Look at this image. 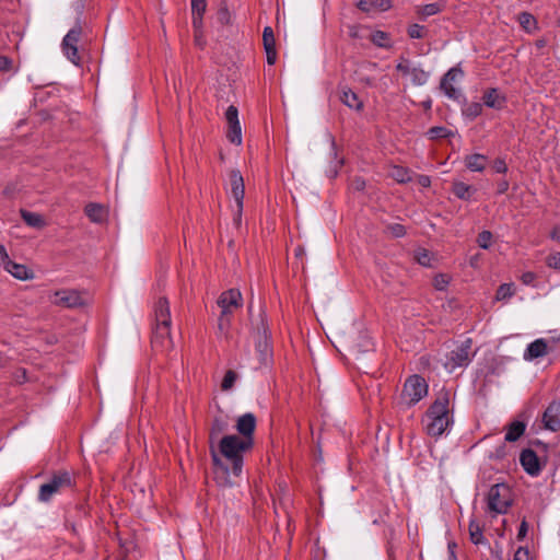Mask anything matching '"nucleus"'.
<instances>
[{
  "instance_id": "1",
  "label": "nucleus",
  "mask_w": 560,
  "mask_h": 560,
  "mask_svg": "<svg viewBox=\"0 0 560 560\" xmlns=\"http://www.w3.org/2000/svg\"><path fill=\"white\" fill-rule=\"evenodd\" d=\"M451 422L450 393L441 390L425 413L424 429L429 435L438 438L447 430Z\"/></svg>"
},
{
  "instance_id": "2",
  "label": "nucleus",
  "mask_w": 560,
  "mask_h": 560,
  "mask_svg": "<svg viewBox=\"0 0 560 560\" xmlns=\"http://www.w3.org/2000/svg\"><path fill=\"white\" fill-rule=\"evenodd\" d=\"M155 327L152 337V347L161 352L173 349L171 338V312L166 298L162 296L154 304Z\"/></svg>"
},
{
  "instance_id": "3",
  "label": "nucleus",
  "mask_w": 560,
  "mask_h": 560,
  "mask_svg": "<svg viewBox=\"0 0 560 560\" xmlns=\"http://www.w3.org/2000/svg\"><path fill=\"white\" fill-rule=\"evenodd\" d=\"M254 441L242 440L240 435H225L219 441L221 455L231 464L234 476H240L243 468V455L249 451Z\"/></svg>"
},
{
  "instance_id": "4",
  "label": "nucleus",
  "mask_w": 560,
  "mask_h": 560,
  "mask_svg": "<svg viewBox=\"0 0 560 560\" xmlns=\"http://www.w3.org/2000/svg\"><path fill=\"white\" fill-rule=\"evenodd\" d=\"M74 478L68 470L55 471L49 479L39 487L38 500L49 502L56 494L74 487Z\"/></svg>"
},
{
  "instance_id": "5",
  "label": "nucleus",
  "mask_w": 560,
  "mask_h": 560,
  "mask_svg": "<svg viewBox=\"0 0 560 560\" xmlns=\"http://www.w3.org/2000/svg\"><path fill=\"white\" fill-rule=\"evenodd\" d=\"M243 304L242 293L237 289H230L220 294L218 305L221 308L219 318V329L225 330L230 326V315L238 310Z\"/></svg>"
},
{
  "instance_id": "6",
  "label": "nucleus",
  "mask_w": 560,
  "mask_h": 560,
  "mask_svg": "<svg viewBox=\"0 0 560 560\" xmlns=\"http://www.w3.org/2000/svg\"><path fill=\"white\" fill-rule=\"evenodd\" d=\"M488 510L495 514H504L512 504L511 490L504 483L493 485L488 492Z\"/></svg>"
},
{
  "instance_id": "7",
  "label": "nucleus",
  "mask_w": 560,
  "mask_h": 560,
  "mask_svg": "<svg viewBox=\"0 0 560 560\" xmlns=\"http://www.w3.org/2000/svg\"><path fill=\"white\" fill-rule=\"evenodd\" d=\"M427 394L428 384L425 380L419 375H411L405 382L401 397L408 406H412L420 401Z\"/></svg>"
},
{
  "instance_id": "8",
  "label": "nucleus",
  "mask_w": 560,
  "mask_h": 560,
  "mask_svg": "<svg viewBox=\"0 0 560 560\" xmlns=\"http://www.w3.org/2000/svg\"><path fill=\"white\" fill-rule=\"evenodd\" d=\"M472 355L471 340L466 339L448 353L445 368L454 371L456 368L465 366L471 361Z\"/></svg>"
},
{
  "instance_id": "9",
  "label": "nucleus",
  "mask_w": 560,
  "mask_h": 560,
  "mask_svg": "<svg viewBox=\"0 0 560 560\" xmlns=\"http://www.w3.org/2000/svg\"><path fill=\"white\" fill-rule=\"evenodd\" d=\"M396 70L407 78L413 85H423L429 79V72L412 63L409 59L401 58Z\"/></svg>"
},
{
  "instance_id": "10",
  "label": "nucleus",
  "mask_w": 560,
  "mask_h": 560,
  "mask_svg": "<svg viewBox=\"0 0 560 560\" xmlns=\"http://www.w3.org/2000/svg\"><path fill=\"white\" fill-rule=\"evenodd\" d=\"M82 28L80 25L72 27L62 39V51L66 57L75 66L80 63L78 43L81 38Z\"/></svg>"
},
{
  "instance_id": "11",
  "label": "nucleus",
  "mask_w": 560,
  "mask_h": 560,
  "mask_svg": "<svg viewBox=\"0 0 560 560\" xmlns=\"http://www.w3.org/2000/svg\"><path fill=\"white\" fill-rule=\"evenodd\" d=\"M50 302L57 306L73 308L85 304L82 294L77 290H58L50 298Z\"/></svg>"
},
{
  "instance_id": "12",
  "label": "nucleus",
  "mask_w": 560,
  "mask_h": 560,
  "mask_svg": "<svg viewBox=\"0 0 560 560\" xmlns=\"http://www.w3.org/2000/svg\"><path fill=\"white\" fill-rule=\"evenodd\" d=\"M463 71L458 67L451 68L441 80V89L445 95L452 100L459 97V92L455 84L463 78Z\"/></svg>"
},
{
  "instance_id": "13",
  "label": "nucleus",
  "mask_w": 560,
  "mask_h": 560,
  "mask_svg": "<svg viewBox=\"0 0 560 560\" xmlns=\"http://www.w3.org/2000/svg\"><path fill=\"white\" fill-rule=\"evenodd\" d=\"M230 186H231V194L234 198L236 206H237V214L240 215L243 209V200H244V179L240 171L233 170L230 172Z\"/></svg>"
},
{
  "instance_id": "14",
  "label": "nucleus",
  "mask_w": 560,
  "mask_h": 560,
  "mask_svg": "<svg viewBox=\"0 0 560 560\" xmlns=\"http://www.w3.org/2000/svg\"><path fill=\"white\" fill-rule=\"evenodd\" d=\"M544 428L550 431L560 429V398L549 404L542 415Z\"/></svg>"
},
{
  "instance_id": "15",
  "label": "nucleus",
  "mask_w": 560,
  "mask_h": 560,
  "mask_svg": "<svg viewBox=\"0 0 560 560\" xmlns=\"http://www.w3.org/2000/svg\"><path fill=\"white\" fill-rule=\"evenodd\" d=\"M520 462L528 475L538 476L540 474L542 466L537 454L533 450H523L520 456Z\"/></svg>"
},
{
  "instance_id": "16",
  "label": "nucleus",
  "mask_w": 560,
  "mask_h": 560,
  "mask_svg": "<svg viewBox=\"0 0 560 560\" xmlns=\"http://www.w3.org/2000/svg\"><path fill=\"white\" fill-rule=\"evenodd\" d=\"M256 428V417L250 413H244L241 417H238L236 421V430L241 434L242 440L249 439V441H253V434Z\"/></svg>"
},
{
  "instance_id": "17",
  "label": "nucleus",
  "mask_w": 560,
  "mask_h": 560,
  "mask_svg": "<svg viewBox=\"0 0 560 560\" xmlns=\"http://www.w3.org/2000/svg\"><path fill=\"white\" fill-rule=\"evenodd\" d=\"M1 265L8 272L19 280H30L34 277L32 270L27 269L24 265L12 261L9 256L7 259H3Z\"/></svg>"
},
{
  "instance_id": "18",
  "label": "nucleus",
  "mask_w": 560,
  "mask_h": 560,
  "mask_svg": "<svg viewBox=\"0 0 560 560\" xmlns=\"http://www.w3.org/2000/svg\"><path fill=\"white\" fill-rule=\"evenodd\" d=\"M262 42H264V48L266 51L268 65H275L277 61L276 39H275L273 31L270 26H266L264 28Z\"/></svg>"
},
{
  "instance_id": "19",
  "label": "nucleus",
  "mask_w": 560,
  "mask_h": 560,
  "mask_svg": "<svg viewBox=\"0 0 560 560\" xmlns=\"http://www.w3.org/2000/svg\"><path fill=\"white\" fill-rule=\"evenodd\" d=\"M469 538L474 545L488 546L489 541L483 535V526L475 518H471L468 526Z\"/></svg>"
},
{
  "instance_id": "20",
  "label": "nucleus",
  "mask_w": 560,
  "mask_h": 560,
  "mask_svg": "<svg viewBox=\"0 0 560 560\" xmlns=\"http://www.w3.org/2000/svg\"><path fill=\"white\" fill-rule=\"evenodd\" d=\"M547 354V342L545 339H537L528 345L524 358L526 360H534Z\"/></svg>"
},
{
  "instance_id": "21",
  "label": "nucleus",
  "mask_w": 560,
  "mask_h": 560,
  "mask_svg": "<svg viewBox=\"0 0 560 560\" xmlns=\"http://www.w3.org/2000/svg\"><path fill=\"white\" fill-rule=\"evenodd\" d=\"M482 100L486 106L495 109H501L505 104V97L497 89L487 90Z\"/></svg>"
},
{
  "instance_id": "22",
  "label": "nucleus",
  "mask_w": 560,
  "mask_h": 560,
  "mask_svg": "<svg viewBox=\"0 0 560 560\" xmlns=\"http://www.w3.org/2000/svg\"><path fill=\"white\" fill-rule=\"evenodd\" d=\"M84 212L86 217L94 223H102L105 221L107 211L98 203H89L85 206Z\"/></svg>"
},
{
  "instance_id": "23",
  "label": "nucleus",
  "mask_w": 560,
  "mask_h": 560,
  "mask_svg": "<svg viewBox=\"0 0 560 560\" xmlns=\"http://www.w3.org/2000/svg\"><path fill=\"white\" fill-rule=\"evenodd\" d=\"M340 101L349 108L360 110L363 103L359 100L358 95L348 88H342L340 92Z\"/></svg>"
},
{
  "instance_id": "24",
  "label": "nucleus",
  "mask_w": 560,
  "mask_h": 560,
  "mask_svg": "<svg viewBox=\"0 0 560 560\" xmlns=\"http://www.w3.org/2000/svg\"><path fill=\"white\" fill-rule=\"evenodd\" d=\"M526 423L520 420H514L506 428L505 441L515 442L517 441L525 432Z\"/></svg>"
},
{
  "instance_id": "25",
  "label": "nucleus",
  "mask_w": 560,
  "mask_h": 560,
  "mask_svg": "<svg viewBox=\"0 0 560 560\" xmlns=\"http://www.w3.org/2000/svg\"><path fill=\"white\" fill-rule=\"evenodd\" d=\"M487 156L476 153L466 156L465 165L472 172H482L486 168Z\"/></svg>"
},
{
  "instance_id": "26",
  "label": "nucleus",
  "mask_w": 560,
  "mask_h": 560,
  "mask_svg": "<svg viewBox=\"0 0 560 560\" xmlns=\"http://www.w3.org/2000/svg\"><path fill=\"white\" fill-rule=\"evenodd\" d=\"M452 191L457 198L468 200L476 192V188L463 182H454Z\"/></svg>"
},
{
  "instance_id": "27",
  "label": "nucleus",
  "mask_w": 560,
  "mask_h": 560,
  "mask_svg": "<svg viewBox=\"0 0 560 560\" xmlns=\"http://www.w3.org/2000/svg\"><path fill=\"white\" fill-rule=\"evenodd\" d=\"M388 174L399 184H405L411 180L410 170L400 165L392 166Z\"/></svg>"
},
{
  "instance_id": "28",
  "label": "nucleus",
  "mask_w": 560,
  "mask_h": 560,
  "mask_svg": "<svg viewBox=\"0 0 560 560\" xmlns=\"http://www.w3.org/2000/svg\"><path fill=\"white\" fill-rule=\"evenodd\" d=\"M21 217H22L23 221L28 226H32V228H35V229H42L46 224L44 218L40 214L35 213V212H31V211L22 209L21 210Z\"/></svg>"
},
{
  "instance_id": "29",
  "label": "nucleus",
  "mask_w": 560,
  "mask_h": 560,
  "mask_svg": "<svg viewBox=\"0 0 560 560\" xmlns=\"http://www.w3.org/2000/svg\"><path fill=\"white\" fill-rule=\"evenodd\" d=\"M228 430V422L221 418H215L212 422L209 439L212 443L215 439L219 438L220 434Z\"/></svg>"
},
{
  "instance_id": "30",
  "label": "nucleus",
  "mask_w": 560,
  "mask_h": 560,
  "mask_svg": "<svg viewBox=\"0 0 560 560\" xmlns=\"http://www.w3.org/2000/svg\"><path fill=\"white\" fill-rule=\"evenodd\" d=\"M427 135L431 140H439V139L452 137L453 131L447 129L446 127L435 126V127H431L428 130Z\"/></svg>"
},
{
  "instance_id": "31",
  "label": "nucleus",
  "mask_w": 560,
  "mask_h": 560,
  "mask_svg": "<svg viewBox=\"0 0 560 560\" xmlns=\"http://www.w3.org/2000/svg\"><path fill=\"white\" fill-rule=\"evenodd\" d=\"M371 42L377 47L387 48L389 47V35L383 31L372 32L370 35Z\"/></svg>"
},
{
  "instance_id": "32",
  "label": "nucleus",
  "mask_w": 560,
  "mask_h": 560,
  "mask_svg": "<svg viewBox=\"0 0 560 560\" xmlns=\"http://www.w3.org/2000/svg\"><path fill=\"white\" fill-rule=\"evenodd\" d=\"M228 126H229L228 133H226L228 139L232 143L240 145L242 143V128H241V124L236 122L235 125L231 124V125H228Z\"/></svg>"
},
{
  "instance_id": "33",
  "label": "nucleus",
  "mask_w": 560,
  "mask_h": 560,
  "mask_svg": "<svg viewBox=\"0 0 560 560\" xmlns=\"http://www.w3.org/2000/svg\"><path fill=\"white\" fill-rule=\"evenodd\" d=\"M442 9H443V5L435 2V3H429L423 7H420L417 12L420 15V18L425 19V18H429L431 15H434V14L441 12Z\"/></svg>"
},
{
  "instance_id": "34",
  "label": "nucleus",
  "mask_w": 560,
  "mask_h": 560,
  "mask_svg": "<svg viewBox=\"0 0 560 560\" xmlns=\"http://www.w3.org/2000/svg\"><path fill=\"white\" fill-rule=\"evenodd\" d=\"M518 22L526 32H532L536 28V20L530 13H521L518 15Z\"/></svg>"
},
{
  "instance_id": "35",
  "label": "nucleus",
  "mask_w": 560,
  "mask_h": 560,
  "mask_svg": "<svg viewBox=\"0 0 560 560\" xmlns=\"http://www.w3.org/2000/svg\"><path fill=\"white\" fill-rule=\"evenodd\" d=\"M482 113V105L480 103H477V102H474V103H470L468 104L464 109H463V114L470 118V119H474L478 116H480Z\"/></svg>"
},
{
  "instance_id": "36",
  "label": "nucleus",
  "mask_w": 560,
  "mask_h": 560,
  "mask_svg": "<svg viewBox=\"0 0 560 560\" xmlns=\"http://www.w3.org/2000/svg\"><path fill=\"white\" fill-rule=\"evenodd\" d=\"M217 21L222 25L231 23L232 16L225 3H222L215 14Z\"/></svg>"
},
{
  "instance_id": "37",
  "label": "nucleus",
  "mask_w": 560,
  "mask_h": 560,
  "mask_svg": "<svg viewBox=\"0 0 560 560\" xmlns=\"http://www.w3.org/2000/svg\"><path fill=\"white\" fill-rule=\"evenodd\" d=\"M514 294V285L512 283H503L497 290V300H506Z\"/></svg>"
},
{
  "instance_id": "38",
  "label": "nucleus",
  "mask_w": 560,
  "mask_h": 560,
  "mask_svg": "<svg viewBox=\"0 0 560 560\" xmlns=\"http://www.w3.org/2000/svg\"><path fill=\"white\" fill-rule=\"evenodd\" d=\"M236 378H237V374H236L234 371L229 370V371L225 373L224 377H223V381H222V384H221V388H222L223 390H229V389H231V388L233 387V385H234V383H235Z\"/></svg>"
},
{
  "instance_id": "39",
  "label": "nucleus",
  "mask_w": 560,
  "mask_h": 560,
  "mask_svg": "<svg viewBox=\"0 0 560 560\" xmlns=\"http://www.w3.org/2000/svg\"><path fill=\"white\" fill-rule=\"evenodd\" d=\"M450 283V277L445 273L436 275L433 279V285L436 290L443 291Z\"/></svg>"
},
{
  "instance_id": "40",
  "label": "nucleus",
  "mask_w": 560,
  "mask_h": 560,
  "mask_svg": "<svg viewBox=\"0 0 560 560\" xmlns=\"http://www.w3.org/2000/svg\"><path fill=\"white\" fill-rule=\"evenodd\" d=\"M427 34V30L424 26L420 24H412L408 27V35L411 38H423Z\"/></svg>"
},
{
  "instance_id": "41",
  "label": "nucleus",
  "mask_w": 560,
  "mask_h": 560,
  "mask_svg": "<svg viewBox=\"0 0 560 560\" xmlns=\"http://www.w3.org/2000/svg\"><path fill=\"white\" fill-rule=\"evenodd\" d=\"M546 265L549 268H552V269H556V270H560V252L550 253L546 257Z\"/></svg>"
},
{
  "instance_id": "42",
  "label": "nucleus",
  "mask_w": 560,
  "mask_h": 560,
  "mask_svg": "<svg viewBox=\"0 0 560 560\" xmlns=\"http://www.w3.org/2000/svg\"><path fill=\"white\" fill-rule=\"evenodd\" d=\"M415 258L416 260L424 266V267H429L431 265V257H430V254L428 250L425 249H419L416 252V255H415Z\"/></svg>"
},
{
  "instance_id": "43",
  "label": "nucleus",
  "mask_w": 560,
  "mask_h": 560,
  "mask_svg": "<svg viewBox=\"0 0 560 560\" xmlns=\"http://www.w3.org/2000/svg\"><path fill=\"white\" fill-rule=\"evenodd\" d=\"M491 238H492V234L491 232L489 231H482L478 237H477V243L478 245L483 248V249H487L489 248L490 246V243H491Z\"/></svg>"
},
{
  "instance_id": "44",
  "label": "nucleus",
  "mask_w": 560,
  "mask_h": 560,
  "mask_svg": "<svg viewBox=\"0 0 560 560\" xmlns=\"http://www.w3.org/2000/svg\"><path fill=\"white\" fill-rule=\"evenodd\" d=\"M386 231L394 237H401L406 234L405 226L398 223L387 225Z\"/></svg>"
},
{
  "instance_id": "45",
  "label": "nucleus",
  "mask_w": 560,
  "mask_h": 560,
  "mask_svg": "<svg viewBox=\"0 0 560 560\" xmlns=\"http://www.w3.org/2000/svg\"><path fill=\"white\" fill-rule=\"evenodd\" d=\"M225 118L228 121V125L240 122L238 120V110L234 105H231L228 107L225 113Z\"/></svg>"
},
{
  "instance_id": "46",
  "label": "nucleus",
  "mask_w": 560,
  "mask_h": 560,
  "mask_svg": "<svg viewBox=\"0 0 560 560\" xmlns=\"http://www.w3.org/2000/svg\"><path fill=\"white\" fill-rule=\"evenodd\" d=\"M207 9V0H191L192 14H205Z\"/></svg>"
},
{
  "instance_id": "47",
  "label": "nucleus",
  "mask_w": 560,
  "mask_h": 560,
  "mask_svg": "<svg viewBox=\"0 0 560 560\" xmlns=\"http://www.w3.org/2000/svg\"><path fill=\"white\" fill-rule=\"evenodd\" d=\"M355 5L363 12H372L373 11V2L374 0H354Z\"/></svg>"
},
{
  "instance_id": "48",
  "label": "nucleus",
  "mask_w": 560,
  "mask_h": 560,
  "mask_svg": "<svg viewBox=\"0 0 560 560\" xmlns=\"http://www.w3.org/2000/svg\"><path fill=\"white\" fill-rule=\"evenodd\" d=\"M513 560H532V557L527 548L520 547L515 551Z\"/></svg>"
},
{
  "instance_id": "49",
  "label": "nucleus",
  "mask_w": 560,
  "mask_h": 560,
  "mask_svg": "<svg viewBox=\"0 0 560 560\" xmlns=\"http://www.w3.org/2000/svg\"><path fill=\"white\" fill-rule=\"evenodd\" d=\"M390 8V0H374L373 11H386Z\"/></svg>"
},
{
  "instance_id": "50",
  "label": "nucleus",
  "mask_w": 560,
  "mask_h": 560,
  "mask_svg": "<svg viewBox=\"0 0 560 560\" xmlns=\"http://www.w3.org/2000/svg\"><path fill=\"white\" fill-rule=\"evenodd\" d=\"M12 59L5 56H0V72H8L12 68Z\"/></svg>"
},
{
  "instance_id": "51",
  "label": "nucleus",
  "mask_w": 560,
  "mask_h": 560,
  "mask_svg": "<svg viewBox=\"0 0 560 560\" xmlns=\"http://www.w3.org/2000/svg\"><path fill=\"white\" fill-rule=\"evenodd\" d=\"M536 279V275L532 271L524 272L521 277V280L526 285L534 284V281Z\"/></svg>"
},
{
  "instance_id": "52",
  "label": "nucleus",
  "mask_w": 560,
  "mask_h": 560,
  "mask_svg": "<svg viewBox=\"0 0 560 560\" xmlns=\"http://www.w3.org/2000/svg\"><path fill=\"white\" fill-rule=\"evenodd\" d=\"M493 168L497 173H506L508 171L506 163L501 159H497L493 162Z\"/></svg>"
},
{
  "instance_id": "53",
  "label": "nucleus",
  "mask_w": 560,
  "mask_h": 560,
  "mask_svg": "<svg viewBox=\"0 0 560 560\" xmlns=\"http://www.w3.org/2000/svg\"><path fill=\"white\" fill-rule=\"evenodd\" d=\"M202 18L203 14H192V26L195 28V32H200L202 27Z\"/></svg>"
},
{
  "instance_id": "54",
  "label": "nucleus",
  "mask_w": 560,
  "mask_h": 560,
  "mask_svg": "<svg viewBox=\"0 0 560 560\" xmlns=\"http://www.w3.org/2000/svg\"><path fill=\"white\" fill-rule=\"evenodd\" d=\"M527 530H528V525H527V522L524 520V521H522V523L520 525L518 533H517V539L518 540L524 539L527 535Z\"/></svg>"
},
{
  "instance_id": "55",
  "label": "nucleus",
  "mask_w": 560,
  "mask_h": 560,
  "mask_svg": "<svg viewBox=\"0 0 560 560\" xmlns=\"http://www.w3.org/2000/svg\"><path fill=\"white\" fill-rule=\"evenodd\" d=\"M363 28L361 26H350L349 27V36L352 37V38H360L362 37L360 32L362 31Z\"/></svg>"
},
{
  "instance_id": "56",
  "label": "nucleus",
  "mask_w": 560,
  "mask_h": 560,
  "mask_svg": "<svg viewBox=\"0 0 560 560\" xmlns=\"http://www.w3.org/2000/svg\"><path fill=\"white\" fill-rule=\"evenodd\" d=\"M509 189V182L503 179L498 183V194H504Z\"/></svg>"
},
{
  "instance_id": "57",
  "label": "nucleus",
  "mask_w": 560,
  "mask_h": 560,
  "mask_svg": "<svg viewBox=\"0 0 560 560\" xmlns=\"http://www.w3.org/2000/svg\"><path fill=\"white\" fill-rule=\"evenodd\" d=\"M418 183L422 186V187H429L430 184H431V180L428 176L425 175H421L419 176V179H418Z\"/></svg>"
},
{
  "instance_id": "58",
  "label": "nucleus",
  "mask_w": 560,
  "mask_h": 560,
  "mask_svg": "<svg viewBox=\"0 0 560 560\" xmlns=\"http://www.w3.org/2000/svg\"><path fill=\"white\" fill-rule=\"evenodd\" d=\"M352 186L357 189V190H361L364 188L365 186V183L363 179H360V178H355L353 182H352Z\"/></svg>"
},
{
  "instance_id": "59",
  "label": "nucleus",
  "mask_w": 560,
  "mask_h": 560,
  "mask_svg": "<svg viewBox=\"0 0 560 560\" xmlns=\"http://www.w3.org/2000/svg\"><path fill=\"white\" fill-rule=\"evenodd\" d=\"M550 237L552 240L559 241L560 240V226H555L550 233Z\"/></svg>"
},
{
  "instance_id": "60",
  "label": "nucleus",
  "mask_w": 560,
  "mask_h": 560,
  "mask_svg": "<svg viewBox=\"0 0 560 560\" xmlns=\"http://www.w3.org/2000/svg\"><path fill=\"white\" fill-rule=\"evenodd\" d=\"M535 45L538 49H541L547 45V40L545 38L537 39Z\"/></svg>"
},
{
  "instance_id": "61",
  "label": "nucleus",
  "mask_w": 560,
  "mask_h": 560,
  "mask_svg": "<svg viewBox=\"0 0 560 560\" xmlns=\"http://www.w3.org/2000/svg\"><path fill=\"white\" fill-rule=\"evenodd\" d=\"M212 453V459H213V463L215 465H221V459L219 458V456L215 454L214 451L211 452Z\"/></svg>"
},
{
  "instance_id": "62",
  "label": "nucleus",
  "mask_w": 560,
  "mask_h": 560,
  "mask_svg": "<svg viewBox=\"0 0 560 560\" xmlns=\"http://www.w3.org/2000/svg\"><path fill=\"white\" fill-rule=\"evenodd\" d=\"M262 347H264V349H265V350H267L268 345H267V342H266V341L264 342V345H262L261 342H259V343H258V348H260V349H261Z\"/></svg>"
},
{
  "instance_id": "63",
  "label": "nucleus",
  "mask_w": 560,
  "mask_h": 560,
  "mask_svg": "<svg viewBox=\"0 0 560 560\" xmlns=\"http://www.w3.org/2000/svg\"><path fill=\"white\" fill-rule=\"evenodd\" d=\"M21 372H22L23 378H25L26 371H25V370H22Z\"/></svg>"
},
{
  "instance_id": "64",
  "label": "nucleus",
  "mask_w": 560,
  "mask_h": 560,
  "mask_svg": "<svg viewBox=\"0 0 560 560\" xmlns=\"http://www.w3.org/2000/svg\"><path fill=\"white\" fill-rule=\"evenodd\" d=\"M558 25L560 26V18H559V20H558Z\"/></svg>"
}]
</instances>
